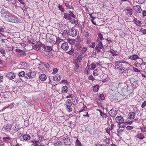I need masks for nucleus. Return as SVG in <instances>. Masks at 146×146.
Here are the masks:
<instances>
[{"label":"nucleus","instance_id":"obj_31","mask_svg":"<svg viewBox=\"0 0 146 146\" xmlns=\"http://www.w3.org/2000/svg\"><path fill=\"white\" fill-rule=\"evenodd\" d=\"M99 88V86L98 85H96L93 86V91L95 92H97L98 91Z\"/></svg>","mask_w":146,"mask_h":146},{"label":"nucleus","instance_id":"obj_51","mask_svg":"<svg viewBox=\"0 0 146 146\" xmlns=\"http://www.w3.org/2000/svg\"><path fill=\"white\" fill-rule=\"evenodd\" d=\"M88 79L89 80H92V81H93L95 80L93 76L92 75H91L88 76Z\"/></svg>","mask_w":146,"mask_h":146},{"label":"nucleus","instance_id":"obj_45","mask_svg":"<svg viewBox=\"0 0 146 146\" xmlns=\"http://www.w3.org/2000/svg\"><path fill=\"white\" fill-rule=\"evenodd\" d=\"M83 108L82 110H81L79 111H78V113H80V112H81L82 111H85L86 110V109H87L86 106L84 104H83Z\"/></svg>","mask_w":146,"mask_h":146},{"label":"nucleus","instance_id":"obj_34","mask_svg":"<svg viewBox=\"0 0 146 146\" xmlns=\"http://www.w3.org/2000/svg\"><path fill=\"white\" fill-rule=\"evenodd\" d=\"M115 113L114 110L113 109H111L109 112V114H110V115L112 117L115 116Z\"/></svg>","mask_w":146,"mask_h":146},{"label":"nucleus","instance_id":"obj_41","mask_svg":"<svg viewBox=\"0 0 146 146\" xmlns=\"http://www.w3.org/2000/svg\"><path fill=\"white\" fill-rule=\"evenodd\" d=\"M75 145L76 146H82V145L81 143L78 140V139H77L76 141Z\"/></svg>","mask_w":146,"mask_h":146},{"label":"nucleus","instance_id":"obj_38","mask_svg":"<svg viewBox=\"0 0 146 146\" xmlns=\"http://www.w3.org/2000/svg\"><path fill=\"white\" fill-rule=\"evenodd\" d=\"M55 146H61L62 145V142L60 141H58L54 143Z\"/></svg>","mask_w":146,"mask_h":146},{"label":"nucleus","instance_id":"obj_36","mask_svg":"<svg viewBox=\"0 0 146 146\" xmlns=\"http://www.w3.org/2000/svg\"><path fill=\"white\" fill-rule=\"evenodd\" d=\"M46 56H47L50 58H52L54 57V55L52 52H48V53L46 54H45Z\"/></svg>","mask_w":146,"mask_h":146},{"label":"nucleus","instance_id":"obj_13","mask_svg":"<svg viewBox=\"0 0 146 146\" xmlns=\"http://www.w3.org/2000/svg\"><path fill=\"white\" fill-rule=\"evenodd\" d=\"M102 72L101 69H96L94 70L93 74L94 76H97L99 75Z\"/></svg>","mask_w":146,"mask_h":146},{"label":"nucleus","instance_id":"obj_56","mask_svg":"<svg viewBox=\"0 0 146 146\" xmlns=\"http://www.w3.org/2000/svg\"><path fill=\"white\" fill-rule=\"evenodd\" d=\"M133 126H127L126 127V129L127 130H131L133 129Z\"/></svg>","mask_w":146,"mask_h":146},{"label":"nucleus","instance_id":"obj_44","mask_svg":"<svg viewBox=\"0 0 146 146\" xmlns=\"http://www.w3.org/2000/svg\"><path fill=\"white\" fill-rule=\"evenodd\" d=\"M58 8L62 12H64V8L63 7L62 5H60L58 6Z\"/></svg>","mask_w":146,"mask_h":146},{"label":"nucleus","instance_id":"obj_48","mask_svg":"<svg viewBox=\"0 0 146 146\" xmlns=\"http://www.w3.org/2000/svg\"><path fill=\"white\" fill-rule=\"evenodd\" d=\"M32 144H31V146H37V141H31Z\"/></svg>","mask_w":146,"mask_h":146},{"label":"nucleus","instance_id":"obj_8","mask_svg":"<svg viewBox=\"0 0 146 146\" xmlns=\"http://www.w3.org/2000/svg\"><path fill=\"white\" fill-rule=\"evenodd\" d=\"M68 34L70 36L74 37L77 35V31L75 29L72 28L68 30Z\"/></svg>","mask_w":146,"mask_h":146},{"label":"nucleus","instance_id":"obj_5","mask_svg":"<svg viewBox=\"0 0 146 146\" xmlns=\"http://www.w3.org/2000/svg\"><path fill=\"white\" fill-rule=\"evenodd\" d=\"M96 42H98V43L97 44L95 48V49L97 52H99L101 51V49L104 48L102 42L101 41H100L99 39L96 40Z\"/></svg>","mask_w":146,"mask_h":146},{"label":"nucleus","instance_id":"obj_33","mask_svg":"<svg viewBox=\"0 0 146 146\" xmlns=\"http://www.w3.org/2000/svg\"><path fill=\"white\" fill-rule=\"evenodd\" d=\"M19 65H21V67L23 68H26L27 65V63L25 62H20Z\"/></svg>","mask_w":146,"mask_h":146},{"label":"nucleus","instance_id":"obj_61","mask_svg":"<svg viewBox=\"0 0 146 146\" xmlns=\"http://www.w3.org/2000/svg\"><path fill=\"white\" fill-rule=\"evenodd\" d=\"M15 50L17 52H18L19 53H20L22 52V53H25L24 52H23L22 50H21L20 49H16Z\"/></svg>","mask_w":146,"mask_h":146},{"label":"nucleus","instance_id":"obj_39","mask_svg":"<svg viewBox=\"0 0 146 146\" xmlns=\"http://www.w3.org/2000/svg\"><path fill=\"white\" fill-rule=\"evenodd\" d=\"M98 35L99 38L98 39L100 40H103L104 39L103 37V35L100 33H99L98 34Z\"/></svg>","mask_w":146,"mask_h":146},{"label":"nucleus","instance_id":"obj_64","mask_svg":"<svg viewBox=\"0 0 146 146\" xmlns=\"http://www.w3.org/2000/svg\"><path fill=\"white\" fill-rule=\"evenodd\" d=\"M133 70L135 72H140V71L138 69H137L135 67H133Z\"/></svg>","mask_w":146,"mask_h":146},{"label":"nucleus","instance_id":"obj_9","mask_svg":"<svg viewBox=\"0 0 146 146\" xmlns=\"http://www.w3.org/2000/svg\"><path fill=\"white\" fill-rule=\"evenodd\" d=\"M1 95L3 98L5 99L6 100H8L11 95V93L9 92H5L1 93Z\"/></svg>","mask_w":146,"mask_h":146},{"label":"nucleus","instance_id":"obj_23","mask_svg":"<svg viewBox=\"0 0 146 146\" xmlns=\"http://www.w3.org/2000/svg\"><path fill=\"white\" fill-rule=\"evenodd\" d=\"M132 60H135L139 58L138 56L136 54H134L130 56L129 58Z\"/></svg>","mask_w":146,"mask_h":146},{"label":"nucleus","instance_id":"obj_40","mask_svg":"<svg viewBox=\"0 0 146 146\" xmlns=\"http://www.w3.org/2000/svg\"><path fill=\"white\" fill-rule=\"evenodd\" d=\"M83 58L82 56V55H80L78 56L77 59V60L79 62H80L81 60Z\"/></svg>","mask_w":146,"mask_h":146},{"label":"nucleus","instance_id":"obj_20","mask_svg":"<svg viewBox=\"0 0 146 146\" xmlns=\"http://www.w3.org/2000/svg\"><path fill=\"white\" fill-rule=\"evenodd\" d=\"M96 110V111H99L101 116L103 118H106L108 117L105 113H103L100 110L98 109H97Z\"/></svg>","mask_w":146,"mask_h":146},{"label":"nucleus","instance_id":"obj_37","mask_svg":"<svg viewBox=\"0 0 146 146\" xmlns=\"http://www.w3.org/2000/svg\"><path fill=\"white\" fill-rule=\"evenodd\" d=\"M26 75V74L24 71H21L20 72L19 74V76L20 77H23L25 76Z\"/></svg>","mask_w":146,"mask_h":146},{"label":"nucleus","instance_id":"obj_3","mask_svg":"<svg viewBox=\"0 0 146 146\" xmlns=\"http://www.w3.org/2000/svg\"><path fill=\"white\" fill-rule=\"evenodd\" d=\"M115 120L119 128H124L126 126V123L124 122V119L122 117L118 116L116 117Z\"/></svg>","mask_w":146,"mask_h":146},{"label":"nucleus","instance_id":"obj_25","mask_svg":"<svg viewBox=\"0 0 146 146\" xmlns=\"http://www.w3.org/2000/svg\"><path fill=\"white\" fill-rule=\"evenodd\" d=\"M39 78L42 81H44L47 78L46 75L44 74H41L39 76Z\"/></svg>","mask_w":146,"mask_h":146},{"label":"nucleus","instance_id":"obj_15","mask_svg":"<svg viewBox=\"0 0 146 146\" xmlns=\"http://www.w3.org/2000/svg\"><path fill=\"white\" fill-rule=\"evenodd\" d=\"M7 76L10 79L12 80L15 78V75L13 72H9L7 74Z\"/></svg>","mask_w":146,"mask_h":146},{"label":"nucleus","instance_id":"obj_22","mask_svg":"<svg viewBox=\"0 0 146 146\" xmlns=\"http://www.w3.org/2000/svg\"><path fill=\"white\" fill-rule=\"evenodd\" d=\"M133 22L137 26H140L141 25V23L139 20H137L136 18H134L133 20Z\"/></svg>","mask_w":146,"mask_h":146},{"label":"nucleus","instance_id":"obj_55","mask_svg":"<svg viewBox=\"0 0 146 146\" xmlns=\"http://www.w3.org/2000/svg\"><path fill=\"white\" fill-rule=\"evenodd\" d=\"M74 49H72L69 51L67 52V53L70 55H71L74 52Z\"/></svg>","mask_w":146,"mask_h":146},{"label":"nucleus","instance_id":"obj_32","mask_svg":"<svg viewBox=\"0 0 146 146\" xmlns=\"http://www.w3.org/2000/svg\"><path fill=\"white\" fill-rule=\"evenodd\" d=\"M68 90V88L67 86H65L62 87V92L63 93H66Z\"/></svg>","mask_w":146,"mask_h":146},{"label":"nucleus","instance_id":"obj_19","mask_svg":"<svg viewBox=\"0 0 146 146\" xmlns=\"http://www.w3.org/2000/svg\"><path fill=\"white\" fill-rule=\"evenodd\" d=\"M16 19V17L13 15L11 14V16L8 19L9 21L13 23L15 22Z\"/></svg>","mask_w":146,"mask_h":146},{"label":"nucleus","instance_id":"obj_30","mask_svg":"<svg viewBox=\"0 0 146 146\" xmlns=\"http://www.w3.org/2000/svg\"><path fill=\"white\" fill-rule=\"evenodd\" d=\"M136 137L141 140L143 139L144 138L145 136L143 133H140L137 135Z\"/></svg>","mask_w":146,"mask_h":146},{"label":"nucleus","instance_id":"obj_50","mask_svg":"<svg viewBox=\"0 0 146 146\" xmlns=\"http://www.w3.org/2000/svg\"><path fill=\"white\" fill-rule=\"evenodd\" d=\"M58 69L56 68L53 69V72L52 73V74H55L56 73L58 72Z\"/></svg>","mask_w":146,"mask_h":146},{"label":"nucleus","instance_id":"obj_42","mask_svg":"<svg viewBox=\"0 0 146 146\" xmlns=\"http://www.w3.org/2000/svg\"><path fill=\"white\" fill-rule=\"evenodd\" d=\"M33 48L34 49H36L37 50H39L40 48V46L38 44H36L34 45Z\"/></svg>","mask_w":146,"mask_h":146},{"label":"nucleus","instance_id":"obj_57","mask_svg":"<svg viewBox=\"0 0 146 146\" xmlns=\"http://www.w3.org/2000/svg\"><path fill=\"white\" fill-rule=\"evenodd\" d=\"M3 140L5 141H7L9 140H10V138L9 137H5L3 138Z\"/></svg>","mask_w":146,"mask_h":146},{"label":"nucleus","instance_id":"obj_58","mask_svg":"<svg viewBox=\"0 0 146 146\" xmlns=\"http://www.w3.org/2000/svg\"><path fill=\"white\" fill-rule=\"evenodd\" d=\"M69 12L70 17L71 16L73 18H75L76 16L73 14L72 12L70 11Z\"/></svg>","mask_w":146,"mask_h":146},{"label":"nucleus","instance_id":"obj_24","mask_svg":"<svg viewBox=\"0 0 146 146\" xmlns=\"http://www.w3.org/2000/svg\"><path fill=\"white\" fill-rule=\"evenodd\" d=\"M89 64V61H88L87 64V67L85 68L84 72V73L86 74H88L89 73V72H90V68L88 66Z\"/></svg>","mask_w":146,"mask_h":146},{"label":"nucleus","instance_id":"obj_18","mask_svg":"<svg viewBox=\"0 0 146 146\" xmlns=\"http://www.w3.org/2000/svg\"><path fill=\"white\" fill-rule=\"evenodd\" d=\"M110 52L111 53L112 55L114 56H117L119 54V53L116 50H113L111 49L110 50Z\"/></svg>","mask_w":146,"mask_h":146},{"label":"nucleus","instance_id":"obj_6","mask_svg":"<svg viewBox=\"0 0 146 146\" xmlns=\"http://www.w3.org/2000/svg\"><path fill=\"white\" fill-rule=\"evenodd\" d=\"M36 74V73L35 71H30L26 73V76H25V78L27 79L33 78L35 77Z\"/></svg>","mask_w":146,"mask_h":146},{"label":"nucleus","instance_id":"obj_27","mask_svg":"<svg viewBox=\"0 0 146 146\" xmlns=\"http://www.w3.org/2000/svg\"><path fill=\"white\" fill-rule=\"evenodd\" d=\"M44 49V51L46 52H49L52 50V48L49 46H45Z\"/></svg>","mask_w":146,"mask_h":146},{"label":"nucleus","instance_id":"obj_53","mask_svg":"<svg viewBox=\"0 0 146 146\" xmlns=\"http://www.w3.org/2000/svg\"><path fill=\"white\" fill-rule=\"evenodd\" d=\"M146 107V101H144V102L142 103L141 105V107L142 108H143Z\"/></svg>","mask_w":146,"mask_h":146},{"label":"nucleus","instance_id":"obj_26","mask_svg":"<svg viewBox=\"0 0 146 146\" xmlns=\"http://www.w3.org/2000/svg\"><path fill=\"white\" fill-rule=\"evenodd\" d=\"M63 17L68 20H70L71 19L70 14L67 13H64Z\"/></svg>","mask_w":146,"mask_h":146},{"label":"nucleus","instance_id":"obj_1","mask_svg":"<svg viewBox=\"0 0 146 146\" xmlns=\"http://www.w3.org/2000/svg\"><path fill=\"white\" fill-rule=\"evenodd\" d=\"M66 98H71L72 100L68 99L66 101V109L68 112H70L72 111V105L73 104L76 105L77 104V101L76 97L74 95L72 94H69L66 96Z\"/></svg>","mask_w":146,"mask_h":146},{"label":"nucleus","instance_id":"obj_60","mask_svg":"<svg viewBox=\"0 0 146 146\" xmlns=\"http://www.w3.org/2000/svg\"><path fill=\"white\" fill-rule=\"evenodd\" d=\"M100 97L102 100H104L105 99V97L104 94H100Z\"/></svg>","mask_w":146,"mask_h":146},{"label":"nucleus","instance_id":"obj_28","mask_svg":"<svg viewBox=\"0 0 146 146\" xmlns=\"http://www.w3.org/2000/svg\"><path fill=\"white\" fill-rule=\"evenodd\" d=\"M88 66L90 69L92 70L94 69L96 67V65L94 63H92L90 65H89Z\"/></svg>","mask_w":146,"mask_h":146},{"label":"nucleus","instance_id":"obj_59","mask_svg":"<svg viewBox=\"0 0 146 146\" xmlns=\"http://www.w3.org/2000/svg\"><path fill=\"white\" fill-rule=\"evenodd\" d=\"M110 128L109 127H108L106 129V132L109 135H110Z\"/></svg>","mask_w":146,"mask_h":146},{"label":"nucleus","instance_id":"obj_17","mask_svg":"<svg viewBox=\"0 0 146 146\" xmlns=\"http://www.w3.org/2000/svg\"><path fill=\"white\" fill-rule=\"evenodd\" d=\"M61 78L59 74H56L53 76V80L56 81H59L61 80Z\"/></svg>","mask_w":146,"mask_h":146},{"label":"nucleus","instance_id":"obj_54","mask_svg":"<svg viewBox=\"0 0 146 146\" xmlns=\"http://www.w3.org/2000/svg\"><path fill=\"white\" fill-rule=\"evenodd\" d=\"M0 52L2 54H4L5 53V51L3 48L0 46Z\"/></svg>","mask_w":146,"mask_h":146},{"label":"nucleus","instance_id":"obj_21","mask_svg":"<svg viewBox=\"0 0 146 146\" xmlns=\"http://www.w3.org/2000/svg\"><path fill=\"white\" fill-rule=\"evenodd\" d=\"M82 47V45L80 43L76 44L75 45V48L77 51H79L81 50Z\"/></svg>","mask_w":146,"mask_h":146},{"label":"nucleus","instance_id":"obj_43","mask_svg":"<svg viewBox=\"0 0 146 146\" xmlns=\"http://www.w3.org/2000/svg\"><path fill=\"white\" fill-rule=\"evenodd\" d=\"M87 50V48L86 47H83L80 50V53L84 54Z\"/></svg>","mask_w":146,"mask_h":146},{"label":"nucleus","instance_id":"obj_16","mask_svg":"<svg viewBox=\"0 0 146 146\" xmlns=\"http://www.w3.org/2000/svg\"><path fill=\"white\" fill-rule=\"evenodd\" d=\"M12 127L11 125L7 123L4 125L3 128L5 130L9 131L11 129Z\"/></svg>","mask_w":146,"mask_h":146},{"label":"nucleus","instance_id":"obj_4","mask_svg":"<svg viewBox=\"0 0 146 146\" xmlns=\"http://www.w3.org/2000/svg\"><path fill=\"white\" fill-rule=\"evenodd\" d=\"M61 139L63 143L66 145H70L71 143L70 138L67 134H65L61 137Z\"/></svg>","mask_w":146,"mask_h":146},{"label":"nucleus","instance_id":"obj_11","mask_svg":"<svg viewBox=\"0 0 146 146\" xmlns=\"http://www.w3.org/2000/svg\"><path fill=\"white\" fill-rule=\"evenodd\" d=\"M123 11L128 15H131L132 14V10L129 7H126L124 9Z\"/></svg>","mask_w":146,"mask_h":146},{"label":"nucleus","instance_id":"obj_49","mask_svg":"<svg viewBox=\"0 0 146 146\" xmlns=\"http://www.w3.org/2000/svg\"><path fill=\"white\" fill-rule=\"evenodd\" d=\"M96 44L94 42H91L89 45V47L94 48Z\"/></svg>","mask_w":146,"mask_h":146},{"label":"nucleus","instance_id":"obj_7","mask_svg":"<svg viewBox=\"0 0 146 146\" xmlns=\"http://www.w3.org/2000/svg\"><path fill=\"white\" fill-rule=\"evenodd\" d=\"M1 14L2 17L7 19V20L11 16V14L9 12L5 11L3 13L2 10L1 11Z\"/></svg>","mask_w":146,"mask_h":146},{"label":"nucleus","instance_id":"obj_12","mask_svg":"<svg viewBox=\"0 0 146 146\" xmlns=\"http://www.w3.org/2000/svg\"><path fill=\"white\" fill-rule=\"evenodd\" d=\"M69 46L67 42L63 43L61 45V48L63 50H66L68 49Z\"/></svg>","mask_w":146,"mask_h":146},{"label":"nucleus","instance_id":"obj_35","mask_svg":"<svg viewBox=\"0 0 146 146\" xmlns=\"http://www.w3.org/2000/svg\"><path fill=\"white\" fill-rule=\"evenodd\" d=\"M139 32L141 33V35H145L146 34V29H144L143 28H141L140 29Z\"/></svg>","mask_w":146,"mask_h":146},{"label":"nucleus","instance_id":"obj_46","mask_svg":"<svg viewBox=\"0 0 146 146\" xmlns=\"http://www.w3.org/2000/svg\"><path fill=\"white\" fill-rule=\"evenodd\" d=\"M140 129L142 132L144 133L146 132V127H141Z\"/></svg>","mask_w":146,"mask_h":146},{"label":"nucleus","instance_id":"obj_14","mask_svg":"<svg viewBox=\"0 0 146 146\" xmlns=\"http://www.w3.org/2000/svg\"><path fill=\"white\" fill-rule=\"evenodd\" d=\"M135 117V113L133 112H130L128 114V117L130 119H134Z\"/></svg>","mask_w":146,"mask_h":146},{"label":"nucleus","instance_id":"obj_47","mask_svg":"<svg viewBox=\"0 0 146 146\" xmlns=\"http://www.w3.org/2000/svg\"><path fill=\"white\" fill-rule=\"evenodd\" d=\"M7 52H8L12 51L13 49L11 47H7L5 48Z\"/></svg>","mask_w":146,"mask_h":146},{"label":"nucleus","instance_id":"obj_63","mask_svg":"<svg viewBox=\"0 0 146 146\" xmlns=\"http://www.w3.org/2000/svg\"><path fill=\"white\" fill-rule=\"evenodd\" d=\"M67 41L68 42L70 43H71V44H72L74 43V42L71 39H68L67 40Z\"/></svg>","mask_w":146,"mask_h":146},{"label":"nucleus","instance_id":"obj_52","mask_svg":"<svg viewBox=\"0 0 146 146\" xmlns=\"http://www.w3.org/2000/svg\"><path fill=\"white\" fill-rule=\"evenodd\" d=\"M65 6L68 8L70 9H74L73 7L71 5H69L67 3L65 4Z\"/></svg>","mask_w":146,"mask_h":146},{"label":"nucleus","instance_id":"obj_10","mask_svg":"<svg viewBox=\"0 0 146 146\" xmlns=\"http://www.w3.org/2000/svg\"><path fill=\"white\" fill-rule=\"evenodd\" d=\"M133 9L136 13H140L142 11V9L141 7L138 5L133 6Z\"/></svg>","mask_w":146,"mask_h":146},{"label":"nucleus","instance_id":"obj_29","mask_svg":"<svg viewBox=\"0 0 146 146\" xmlns=\"http://www.w3.org/2000/svg\"><path fill=\"white\" fill-rule=\"evenodd\" d=\"M23 138L24 140L27 141L29 140L30 139L31 137L29 135L25 134L23 136Z\"/></svg>","mask_w":146,"mask_h":146},{"label":"nucleus","instance_id":"obj_2","mask_svg":"<svg viewBox=\"0 0 146 146\" xmlns=\"http://www.w3.org/2000/svg\"><path fill=\"white\" fill-rule=\"evenodd\" d=\"M125 64H128L127 62L125 60H118L115 61V67L116 69L117 70L119 73L124 74L125 73H126L127 69L124 66L122 63Z\"/></svg>","mask_w":146,"mask_h":146},{"label":"nucleus","instance_id":"obj_62","mask_svg":"<svg viewBox=\"0 0 146 146\" xmlns=\"http://www.w3.org/2000/svg\"><path fill=\"white\" fill-rule=\"evenodd\" d=\"M62 83H63L64 84H68V81L66 80H63L62 82Z\"/></svg>","mask_w":146,"mask_h":146}]
</instances>
